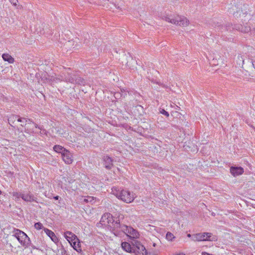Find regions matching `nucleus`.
Instances as JSON below:
<instances>
[{
    "label": "nucleus",
    "instance_id": "1",
    "mask_svg": "<svg viewBox=\"0 0 255 255\" xmlns=\"http://www.w3.org/2000/svg\"><path fill=\"white\" fill-rule=\"evenodd\" d=\"M112 193L118 198L127 203L132 202L135 198L133 192L125 190H120L117 187L112 189Z\"/></svg>",
    "mask_w": 255,
    "mask_h": 255
},
{
    "label": "nucleus",
    "instance_id": "24",
    "mask_svg": "<svg viewBox=\"0 0 255 255\" xmlns=\"http://www.w3.org/2000/svg\"><path fill=\"white\" fill-rule=\"evenodd\" d=\"M166 238L168 241H172L175 237L171 233L167 232L166 235Z\"/></svg>",
    "mask_w": 255,
    "mask_h": 255
},
{
    "label": "nucleus",
    "instance_id": "33",
    "mask_svg": "<svg viewBox=\"0 0 255 255\" xmlns=\"http://www.w3.org/2000/svg\"><path fill=\"white\" fill-rule=\"evenodd\" d=\"M252 64L254 67L255 68V60L252 61Z\"/></svg>",
    "mask_w": 255,
    "mask_h": 255
},
{
    "label": "nucleus",
    "instance_id": "9",
    "mask_svg": "<svg viewBox=\"0 0 255 255\" xmlns=\"http://www.w3.org/2000/svg\"><path fill=\"white\" fill-rule=\"evenodd\" d=\"M65 80L67 82H69L71 83H76L78 84H82L84 83V80L83 79L74 75L66 77Z\"/></svg>",
    "mask_w": 255,
    "mask_h": 255
},
{
    "label": "nucleus",
    "instance_id": "7",
    "mask_svg": "<svg viewBox=\"0 0 255 255\" xmlns=\"http://www.w3.org/2000/svg\"><path fill=\"white\" fill-rule=\"evenodd\" d=\"M133 252L135 255H147L145 247L139 242H135Z\"/></svg>",
    "mask_w": 255,
    "mask_h": 255
},
{
    "label": "nucleus",
    "instance_id": "22",
    "mask_svg": "<svg viewBox=\"0 0 255 255\" xmlns=\"http://www.w3.org/2000/svg\"><path fill=\"white\" fill-rule=\"evenodd\" d=\"M237 63L239 66H242V67L243 66L244 64V58L243 55L241 54L238 56Z\"/></svg>",
    "mask_w": 255,
    "mask_h": 255
},
{
    "label": "nucleus",
    "instance_id": "21",
    "mask_svg": "<svg viewBox=\"0 0 255 255\" xmlns=\"http://www.w3.org/2000/svg\"><path fill=\"white\" fill-rule=\"evenodd\" d=\"M70 244L73 247V248L77 251H78L79 250L81 251V250L80 249V243L79 240L77 241L72 242Z\"/></svg>",
    "mask_w": 255,
    "mask_h": 255
},
{
    "label": "nucleus",
    "instance_id": "17",
    "mask_svg": "<svg viewBox=\"0 0 255 255\" xmlns=\"http://www.w3.org/2000/svg\"><path fill=\"white\" fill-rule=\"evenodd\" d=\"M122 247L124 250L128 253H132L134 249V247L132 248L128 242L122 243Z\"/></svg>",
    "mask_w": 255,
    "mask_h": 255
},
{
    "label": "nucleus",
    "instance_id": "30",
    "mask_svg": "<svg viewBox=\"0 0 255 255\" xmlns=\"http://www.w3.org/2000/svg\"><path fill=\"white\" fill-rule=\"evenodd\" d=\"M9 1L13 5L16 6L17 5V3L18 2V0H9Z\"/></svg>",
    "mask_w": 255,
    "mask_h": 255
},
{
    "label": "nucleus",
    "instance_id": "15",
    "mask_svg": "<svg viewBox=\"0 0 255 255\" xmlns=\"http://www.w3.org/2000/svg\"><path fill=\"white\" fill-rule=\"evenodd\" d=\"M111 219V214L110 213H106L104 214L100 221V223L104 226H106L108 223V220Z\"/></svg>",
    "mask_w": 255,
    "mask_h": 255
},
{
    "label": "nucleus",
    "instance_id": "2",
    "mask_svg": "<svg viewBox=\"0 0 255 255\" xmlns=\"http://www.w3.org/2000/svg\"><path fill=\"white\" fill-rule=\"evenodd\" d=\"M162 19L171 23L179 25L183 27H187L189 24V20L185 16L179 15L171 16L164 15Z\"/></svg>",
    "mask_w": 255,
    "mask_h": 255
},
{
    "label": "nucleus",
    "instance_id": "8",
    "mask_svg": "<svg viewBox=\"0 0 255 255\" xmlns=\"http://www.w3.org/2000/svg\"><path fill=\"white\" fill-rule=\"evenodd\" d=\"M234 15L235 17H240L242 20H245L246 19L244 18L248 15L246 6L245 5L243 6H241V7L239 8V9L234 13Z\"/></svg>",
    "mask_w": 255,
    "mask_h": 255
},
{
    "label": "nucleus",
    "instance_id": "27",
    "mask_svg": "<svg viewBox=\"0 0 255 255\" xmlns=\"http://www.w3.org/2000/svg\"><path fill=\"white\" fill-rule=\"evenodd\" d=\"M34 227L37 230H40L42 228V224L40 222L36 223L34 224Z\"/></svg>",
    "mask_w": 255,
    "mask_h": 255
},
{
    "label": "nucleus",
    "instance_id": "3",
    "mask_svg": "<svg viewBox=\"0 0 255 255\" xmlns=\"http://www.w3.org/2000/svg\"><path fill=\"white\" fill-rule=\"evenodd\" d=\"M14 236L17 239L22 246L25 248L28 247L30 240L25 233L17 229L14 232Z\"/></svg>",
    "mask_w": 255,
    "mask_h": 255
},
{
    "label": "nucleus",
    "instance_id": "34",
    "mask_svg": "<svg viewBox=\"0 0 255 255\" xmlns=\"http://www.w3.org/2000/svg\"><path fill=\"white\" fill-rule=\"evenodd\" d=\"M35 127L36 128H39L40 130L41 129V128L40 127H39L38 126V125H36V124H35Z\"/></svg>",
    "mask_w": 255,
    "mask_h": 255
},
{
    "label": "nucleus",
    "instance_id": "35",
    "mask_svg": "<svg viewBox=\"0 0 255 255\" xmlns=\"http://www.w3.org/2000/svg\"><path fill=\"white\" fill-rule=\"evenodd\" d=\"M187 237H189V238H192V235H191V234H187Z\"/></svg>",
    "mask_w": 255,
    "mask_h": 255
},
{
    "label": "nucleus",
    "instance_id": "32",
    "mask_svg": "<svg viewBox=\"0 0 255 255\" xmlns=\"http://www.w3.org/2000/svg\"><path fill=\"white\" fill-rule=\"evenodd\" d=\"M202 255H211V254H210L208 253H206V252H202Z\"/></svg>",
    "mask_w": 255,
    "mask_h": 255
},
{
    "label": "nucleus",
    "instance_id": "26",
    "mask_svg": "<svg viewBox=\"0 0 255 255\" xmlns=\"http://www.w3.org/2000/svg\"><path fill=\"white\" fill-rule=\"evenodd\" d=\"M94 198L93 197L88 196L86 198L84 199V202L85 203H88V202L91 203L94 201Z\"/></svg>",
    "mask_w": 255,
    "mask_h": 255
},
{
    "label": "nucleus",
    "instance_id": "20",
    "mask_svg": "<svg viewBox=\"0 0 255 255\" xmlns=\"http://www.w3.org/2000/svg\"><path fill=\"white\" fill-rule=\"evenodd\" d=\"M53 149L56 152L61 153V155L64 151L66 150L63 147L59 145H55L53 147Z\"/></svg>",
    "mask_w": 255,
    "mask_h": 255
},
{
    "label": "nucleus",
    "instance_id": "4",
    "mask_svg": "<svg viewBox=\"0 0 255 255\" xmlns=\"http://www.w3.org/2000/svg\"><path fill=\"white\" fill-rule=\"evenodd\" d=\"M212 233H198L193 234L192 236V240L194 242H201L205 241H213L217 240L216 237H212Z\"/></svg>",
    "mask_w": 255,
    "mask_h": 255
},
{
    "label": "nucleus",
    "instance_id": "38",
    "mask_svg": "<svg viewBox=\"0 0 255 255\" xmlns=\"http://www.w3.org/2000/svg\"><path fill=\"white\" fill-rule=\"evenodd\" d=\"M148 255H156L153 253H149Z\"/></svg>",
    "mask_w": 255,
    "mask_h": 255
},
{
    "label": "nucleus",
    "instance_id": "25",
    "mask_svg": "<svg viewBox=\"0 0 255 255\" xmlns=\"http://www.w3.org/2000/svg\"><path fill=\"white\" fill-rule=\"evenodd\" d=\"M17 122L21 123V126L23 127L26 125L27 120L25 118H18Z\"/></svg>",
    "mask_w": 255,
    "mask_h": 255
},
{
    "label": "nucleus",
    "instance_id": "18",
    "mask_svg": "<svg viewBox=\"0 0 255 255\" xmlns=\"http://www.w3.org/2000/svg\"><path fill=\"white\" fill-rule=\"evenodd\" d=\"M235 28L244 33H248L251 31L250 27L246 25H235Z\"/></svg>",
    "mask_w": 255,
    "mask_h": 255
},
{
    "label": "nucleus",
    "instance_id": "5",
    "mask_svg": "<svg viewBox=\"0 0 255 255\" xmlns=\"http://www.w3.org/2000/svg\"><path fill=\"white\" fill-rule=\"evenodd\" d=\"M121 231L124 232L127 236L132 238H137L139 235L137 231L133 228L124 225L121 226L120 232Z\"/></svg>",
    "mask_w": 255,
    "mask_h": 255
},
{
    "label": "nucleus",
    "instance_id": "6",
    "mask_svg": "<svg viewBox=\"0 0 255 255\" xmlns=\"http://www.w3.org/2000/svg\"><path fill=\"white\" fill-rule=\"evenodd\" d=\"M108 223L106 226L109 227L111 230L117 232H120L121 226L119 220H115L111 215V219L108 220Z\"/></svg>",
    "mask_w": 255,
    "mask_h": 255
},
{
    "label": "nucleus",
    "instance_id": "28",
    "mask_svg": "<svg viewBox=\"0 0 255 255\" xmlns=\"http://www.w3.org/2000/svg\"><path fill=\"white\" fill-rule=\"evenodd\" d=\"M21 195L22 194L18 193V192H13V196L17 198H19L20 197L21 198Z\"/></svg>",
    "mask_w": 255,
    "mask_h": 255
},
{
    "label": "nucleus",
    "instance_id": "36",
    "mask_svg": "<svg viewBox=\"0 0 255 255\" xmlns=\"http://www.w3.org/2000/svg\"><path fill=\"white\" fill-rule=\"evenodd\" d=\"M59 198V196H55L54 197V199H55V200H58Z\"/></svg>",
    "mask_w": 255,
    "mask_h": 255
},
{
    "label": "nucleus",
    "instance_id": "37",
    "mask_svg": "<svg viewBox=\"0 0 255 255\" xmlns=\"http://www.w3.org/2000/svg\"><path fill=\"white\" fill-rule=\"evenodd\" d=\"M177 255H185L184 254H183V253H181Z\"/></svg>",
    "mask_w": 255,
    "mask_h": 255
},
{
    "label": "nucleus",
    "instance_id": "31",
    "mask_svg": "<svg viewBox=\"0 0 255 255\" xmlns=\"http://www.w3.org/2000/svg\"><path fill=\"white\" fill-rule=\"evenodd\" d=\"M73 44V41H68L65 45L67 46V47H69L71 45H72Z\"/></svg>",
    "mask_w": 255,
    "mask_h": 255
},
{
    "label": "nucleus",
    "instance_id": "29",
    "mask_svg": "<svg viewBox=\"0 0 255 255\" xmlns=\"http://www.w3.org/2000/svg\"><path fill=\"white\" fill-rule=\"evenodd\" d=\"M160 113L164 115V116H166L167 117H168L169 115L167 112H166L164 109H162L161 111H160Z\"/></svg>",
    "mask_w": 255,
    "mask_h": 255
},
{
    "label": "nucleus",
    "instance_id": "41",
    "mask_svg": "<svg viewBox=\"0 0 255 255\" xmlns=\"http://www.w3.org/2000/svg\"><path fill=\"white\" fill-rule=\"evenodd\" d=\"M171 107H173V105H171Z\"/></svg>",
    "mask_w": 255,
    "mask_h": 255
},
{
    "label": "nucleus",
    "instance_id": "40",
    "mask_svg": "<svg viewBox=\"0 0 255 255\" xmlns=\"http://www.w3.org/2000/svg\"><path fill=\"white\" fill-rule=\"evenodd\" d=\"M176 109H179V107L178 106H176Z\"/></svg>",
    "mask_w": 255,
    "mask_h": 255
},
{
    "label": "nucleus",
    "instance_id": "19",
    "mask_svg": "<svg viewBox=\"0 0 255 255\" xmlns=\"http://www.w3.org/2000/svg\"><path fill=\"white\" fill-rule=\"evenodd\" d=\"M2 59L5 61L8 62L9 63L12 64L14 62V59L9 54L4 53L2 55Z\"/></svg>",
    "mask_w": 255,
    "mask_h": 255
},
{
    "label": "nucleus",
    "instance_id": "23",
    "mask_svg": "<svg viewBox=\"0 0 255 255\" xmlns=\"http://www.w3.org/2000/svg\"><path fill=\"white\" fill-rule=\"evenodd\" d=\"M19 118L17 116L11 115L8 119V123L11 126H13L12 125L14 124V122L17 121V119Z\"/></svg>",
    "mask_w": 255,
    "mask_h": 255
},
{
    "label": "nucleus",
    "instance_id": "11",
    "mask_svg": "<svg viewBox=\"0 0 255 255\" xmlns=\"http://www.w3.org/2000/svg\"><path fill=\"white\" fill-rule=\"evenodd\" d=\"M230 172L234 176H237L242 175L244 172V170L242 167H234L230 168Z\"/></svg>",
    "mask_w": 255,
    "mask_h": 255
},
{
    "label": "nucleus",
    "instance_id": "10",
    "mask_svg": "<svg viewBox=\"0 0 255 255\" xmlns=\"http://www.w3.org/2000/svg\"><path fill=\"white\" fill-rule=\"evenodd\" d=\"M62 157L63 161L66 164H71L73 161V156L68 150H66L62 153Z\"/></svg>",
    "mask_w": 255,
    "mask_h": 255
},
{
    "label": "nucleus",
    "instance_id": "12",
    "mask_svg": "<svg viewBox=\"0 0 255 255\" xmlns=\"http://www.w3.org/2000/svg\"><path fill=\"white\" fill-rule=\"evenodd\" d=\"M64 237L69 242V243L72 242L78 241V239L77 236L73 233L70 231H67L64 233Z\"/></svg>",
    "mask_w": 255,
    "mask_h": 255
},
{
    "label": "nucleus",
    "instance_id": "14",
    "mask_svg": "<svg viewBox=\"0 0 255 255\" xmlns=\"http://www.w3.org/2000/svg\"><path fill=\"white\" fill-rule=\"evenodd\" d=\"M103 160L105 162V167L107 169H111L113 166V160L109 156H104Z\"/></svg>",
    "mask_w": 255,
    "mask_h": 255
},
{
    "label": "nucleus",
    "instance_id": "39",
    "mask_svg": "<svg viewBox=\"0 0 255 255\" xmlns=\"http://www.w3.org/2000/svg\"><path fill=\"white\" fill-rule=\"evenodd\" d=\"M176 109H179V107L178 106H176Z\"/></svg>",
    "mask_w": 255,
    "mask_h": 255
},
{
    "label": "nucleus",
    "instance_id": "13",
    "mask_svg": "<svg viewBox=\"0 0 255 255\" xmlns=\"http://www.w3.org/2000/svg\"><path fill=\"white\" fill-rule=\"evenodd\" d=\"M21 198L25 201L34 202L36 201V198L30 193L27 194H22Z\"/></svg>",
    "mask_w": 255,
    "mask_h": 255
},
{
    "label": "nucleus",
    "instance_id": "16",
    "mask_svg": "<svg viewBox=\"0 0 255 255\" xmlns=\"http://www.w3.org/2000/svg\"><path fill=\"white\" fill-rule=\"evenodd\" d=\"M44 230L46 235L50 238L52 241H53L55 243L58 241V239L55 236L54 232L46 228H44Z\"/></svg>",
    "mask_w": 255,
    "mask_h": 255
}]
</instances>
